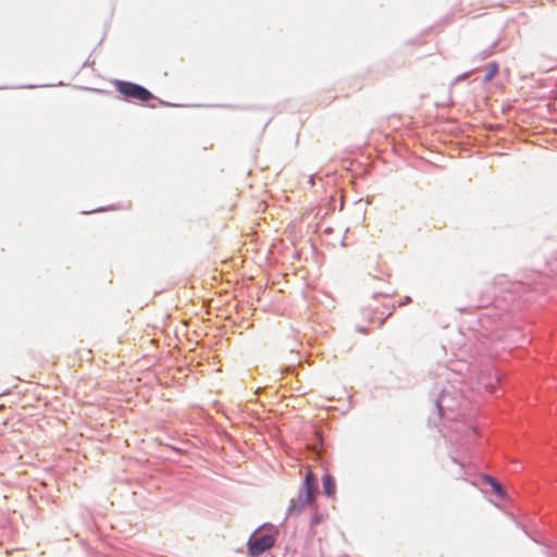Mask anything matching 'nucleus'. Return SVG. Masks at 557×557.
Returning a JSON list of instances; mask_svg holds the SVG:
<instances>
[{
	"label": "nucleus",
	"mask_w": 557,
	"mask_h": 557,
	"mask_svg": "<svg viewBox=\"0 0 557 557\" xmlns=\"http://www.w3.org/2000/svg\"><path fill=\"white\" fill-rule=\"evenodd\" d=\"M277 530L270 524L258 528L247 542L248 555L259 557L264 552L271 549L276 541Z\"/></svg>",
	"instance_id": "1"
},
{
	"label": "nucleus",
	"mask_w": 557,
	"mask_h": 557,
	"mask_svg": "<svg viewBox=\"0 0 557 557\" xmlns=\"http://www.w3.org/2000/svg\"><path fill=\"white\" fill-rule=\"evenodd\" d=\"M114 87L116 91H119L125 99L128 100L147 102L153 99V95L148 89L135 83L116 81L114 83Z\"/></svg>",
	"instance_id": "2"
},
{
	"label": "nucleus",
	"mask_w": 557,
	"mask_h": 557,
	"mask_svg": "<svg viewBox=\"0 0 557 557\" xmlns=\"http://www.w3.org/2000/svg\"><path fill=\"white\" fill-rule=\"evenodd\" d=\"M305 495H300L302 506L311 505L315 499L318 486L314 482L312 472H308L305 478Z\"/></svg>",
	"instance_id": "3"
},
{
	"label": "nucleus",
	"mask_w": 557,
	"mask_h": 557,
	"mask_svg": "<svg viewBox=\"0 0 557 557\" xmlns=\"http://www.w3.org/2000/svg\"><path fill=\"white\" fill-rule=\"evenodd\" d=\"M323 491L329 497H333L336 492V484L331 475L323 476Z\"/></svg>",
	"instance_id": "4"
},
{
	"label": "nucleus",
	"mask_w": 557,
	"mask_h": 557,
	"mask_svg": "<svg viewBox=\"0 0 557 557\" xmlns=\"http://www.w3.org/2000/svg\"><path fill=\"white\" fill-rule=\"evenodd\" d=\"M498 73V65L495 62L488 64L487 71L483 77V82H491Z\"/></svg>",
	"instance_id": "5"
},
{
	"label": "nucleus",
	"mask_w": 557,
	"mask_h": 557,
	"mask_svg": "<svg viewBox=\"0 0 557 557\" xmlns=\"http://www.w3.org/2000/svg\"><path fill=\"white\" fill-rule=\"evenodd\" d=\"M486 481L491 484V486L493 487V491L498 496H500V497L505 496V491H504L502 484L497 480H495L494 478L487 476Z\"/></svg>",
	"instance_id": "6"
},
{
	"label": "nucleus",
	"mask_w": 557,
	"mask_h": 557,
	"mask_svg": "<svg viewBox=\"0 0 557 557\" xmlns=\"http://www.w3.org/2000/svg\"><path fill=\"white\" fill-rule=\"evenodd\" d=\"M436 406H437V409H438V414H440V416H442V414H443V412H442V406H441V403H440V401H437Z\"/></svg>",
	"instance_id": "7"
}]
</instances>
